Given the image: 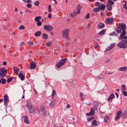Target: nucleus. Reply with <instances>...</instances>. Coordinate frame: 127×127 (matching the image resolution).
<instances>
[{"instance_id":"f257e3e1","label":"nucleus","mask_w":127,"mask_h":127,"mask_svg":"<svg viewBox=\"0 0 127 127\" xmlns=\"http://www.w3.org/2000/svg\"><path fill=\"white\" fill-rule=\"evenodd\" d=\"M123 37H121L120 35L118 37L119 39L121 40L119 42L117 46L120 48H125L127 47V36L124 35Z\"/></svg>"},{"instance_id":"f03ea898","label":"nucleus","mask_w":127,"mask_h":127,"mask_svg":"<svg viewBox=\"0 0 127 127\" xmlns=\"http://www.w3.org/2000/svg\"><path fill=\"white\" fill-rule=\"evenodd\" d=\"M119 27L121 29V30L122 31V32L121 33L120 35L121 38L123 37L126 34V32L125 31L126 29V25L125 24L122 23H119Z\"/></svg>"},{"instance_id":"7ed1b4c3","label":"nucleus","mask_w":127,"mask_h":127,"mask_svg":"<svg viewBox=\"0 0 127 127\" xmlns=\"http://www.w3.org/2000/svg\"><path fill=\"white\" fill-rule=\"evenodd\" d=\"M27 106L30 113H35V108L33 105L29 103L27 104Z\"/></svg>"},{"instance_id":"20e7f679","label":"nucleus","mask_w":127,"mask_h":127,"mask_svg":"<svg viewBox=\"0 0 127 127\" xmlns=\"http://www.w3.org/2000/svg\"><path fill=\"white\" fill-rule=\"evenodd\" d=\"M67 60L66 58L61 59L59 62V63L56 64V66L58 68H60L66 62Z\"/></svg>"},{"instance_id":"39448f33","label":"nucleus","mask_w":127,"mask_h":127,"mask_svg":"<svg viewBox=\"0 0 127 127\" xmlns=\"http://www.w3.org/2000/svg\"><path fill=\"white\" fill-rule=\"evenodd\" d=\"M7 72V70L5 69V68H0V76L2 77H4Z\"/></svg>"},{"instance_id":"423d86ee","label":"nucleus","mask_w":127,"mask_h":127,"mask_svg":"<svg viewBox=\"0 0 127 127\" xmlns=\"http://www.w3.org/2000/svg\"><path fill=\"white\" fill-rule=\"evenodd\" d=\"M69 31V29H66L64 30L62 33L63 36L67 39H68V38Z\"/></svg>"},{"instance_id":"0eeeda50","label":"nucleus","mask_w":127,"mask_h":127,"mask_svg":"<svg viewBox=\"0 0 127 127\" xmlns=\"http://www.w3.org/2000/svg\"><path fill=\"white\" fill-rule=\"evenodd\" d=\"M44 29L48 32L51 31L53 30V28L50 25H45L44 27Z\"/></svg>"},{"instance_id":"6e6552de","label":"nucleus","mask_w":127,"mask_h":127,"mask_svg":"<svg viewBox=\"0 0 127 127\" xmlns=\"http://www.w3.org/2000/svg\"><path fill=\"white\" fill-rule=\"evenodd\" d=\"M4 105H5V107H6L7 106V103L9 101L8 97L7 95H5L4 96Z\"/></svg>"},{"instance_id":"1a4fd4ad","label":"nucleus","mask_w":127,"mask_h":127,"mask_svg":"<svg viewBox=\"0 0 127 127\" xmlns=\"http://www.w3.org/2000/svg\"><path fill=\"white\" fill-rule=\"evenodd\" d=\"M122 113V111L120 110L117 113L116 115L115 116V120H119L121 116Z\"/></svg>"},{"instance_id":"9d476101","label":"nucleus","mask_w":127,"mask_h":127,"mask_svg":"<svg viewBox=\"0 0 127 127\" xmlns=\"http://www.w3.org/2000/svg\"><path fill=\"white\" fill-rule=\"evenodd\" d=\"M105 21L106 24H113V18H107L106 19Z\"/></svg>"},{"instance_id":"9b49d317","label":"nucleus","mask_w":127,"mask_h":127,"mask_svg":"<svg viewBox=\"0 0 127 127\" xmlns=\"http://www.w3.org/2000/svg\"><path fill=\"white\" fill-rule=\"evenodd\" d=\"M36 66V65L35 63L34 62H32L30 63V68L31 69H34Z\"/></svg>"},{"instance_id":"f8f14e48","label":"nucleus","mask_w":127,"mask_h":127,"mask_svg":"<svg viewBox=\"0 0 127 127\" xmlns=\"http://www.w3.org/2000/svg\"><path fill=\"white\" fill-rule=\"evenodd\" d=\"M105 7V5L101 3L99 4V5L98 6V8H99L101 11L102 10H104Z\"/></svg>"},{"instance_id":"ddd939ff","label":"nucleus","mask_w":127,"mask_h":127,"mask_svg":"<svg viewBox=\"0 0 127 127\" xmlns=\"http://www.w3.org/2000/svg\"><path fill=\"white\" fill-rule=\"evenodd\" d=\"M115 97V96L113 94H111L108 98V101H110V102H111L112 100Z\"/></svg>"},{"instance_id":"4468645a","label":"nucleus","mask_w":127,"mask_h":127,"mask_svg":"<svg viewBox=\"0 0 127 127\" xmlns=\"http://www.w3.org/2000/svg\"><path fill=\"white\" fill-rule=\"evenodd\" d=\"M118 34H119L120 33H121L122 30H121V29L118 27H117L116 28H115V30Z\"/></svg>"},{"instance_id":"2eb2a0df","label":"nucleus","mask_w":127,"mask_h":127,"mask_svg":"<svg viewBox=\"0 0 127 127\" xmlns=\"http://www.w3.org/2000/svg\"><path fill=\"white\" fill-rule=\"evenodd\" d=\"M115 45V43L111 44L109 46L107 47V49H106V51L111 50L113 48Z\"/></svg>"},{"instance_id":"dca6fc26","label":"nucleus","mask_w":127,"mask_h":127,"mask_svg":"<svg viewBox=\"0 0 127 127\" xmlns=\"http://www.w3.org/2000/svg\"><path fill=\"white\" fill-rule=\"evenodd\" d=\"M112 6L109 3H108L106 5V8L107 10L110 11L111 10Z\"/></svg>"},{"instance_id":"f3484780","label":"nucleus","mask_w":127,"mask_h":127,"mask_svg":"<svg viewBox=\"0 0 127 127\" xmlns=\"http://www.w3.org/2000/svg\"><path fill=\"white\" fill-rule=\"evenodd\" d=\"M18 76L21 79V80H24L25 79L24 75L21 72L18 74Z\"/></svg>"},{"instance_id":"a211bd4d","label":"nucleus","mask_w":127,"mask_h":127,"mask_svg":"<svg viewBox=\"0 0 127 127\" xmlns=\"http://www.w3.org/2000/svg\"><path fill=\"white\" fill-rule=\"evenodd\" d=\"M23 117H24V122L26 124H28L29 123V121L28 120V117L27 116H24Z\"/></svg>"},{"instance_id":"6ab92c4d","label":"nucleus","mask_w":127,"mask_h":127,"mask_svg":"<svg viewBox=\"0 0 127 127\" xmlns=\"http://www.w3.org/2000/svg\"><path fill=\"white\" fill-rule=\"evenodd\" d=\"M43 38L44 39H46L48 38V35L45 33H43L42 34Z\"/></svg>"},{"instance_id":"aec40b11","label":"nucleus","mask_w":127,"mask_h":127,"mask_svg":"<svg viewBox=\"0 0 127 127\" xmlns=\"http://www.w3.org/2000/svg\"><path fill=\"white\" fill-rule=\"evenodd\" d=\"M82 7V6L80 5L79 4H78V5L77 8V12H76L77 13H80V10H81Z\"/></svg>"},{"instance_id":"412c9836","label":"nucleus","mask_w":127,"mask_h":127,"mask_svg":"<svg viewBox=\"0 0 127 127\" xmlns=\"http://www.w3.org/2000/svg\"><path fill=\"white\" fill-rule=\"evenodd\" d=\"M119 70L121 71H125L127 70V67L125 66L119 68Z\"/></svg>"},{"instance_id":"4be33fe9","label":"nucleus","mask_w":127,"mask_h":127,"mask_svg":"<svg viewBox=\"0 0 127 127\" xmlns=\"http://www.w3.org/2000/svg\"><path fill=\"white\" fill-rule=\"evenodd\" d=\"M109 35L111 36H116L117 37H118V35L115 32V31H114L111 33H110L109 34Z\"/></svg>"},{"instance_id":"5701e85b","label":"nucleus","mask_w":127,"mask_h":127,"mask_svg":"<svg viewBox=\"0 0 127 127\" xmlns=\"http://www.w3.org/2000/svg\"><path fill=\"white\" fill-rule=\"evenodd\" d=\"M98 26L100 29H101L104 27L105 25L103 23H100L98 24Z\"/></svg>"},{"instance_id":"b1692460","label":"nucleus","mask_w":127,"mask_h":127,"mask_svg":"<svg viewBox=\"0 0 127 127\" xmlns=\"http://www.w3.org/2000/svg\"><path fill=\"white\" fill-rule=\"evenodd\" d=\"M106 31V30L105 29H103L100 31L98 33V34L99 35H102L104 34L105 32Z\"/></svg>"},{"instance_id":"393cba45","label":"nucleus","mask_w":127,"mask_h":127,"mask_svg":"<svg viewBox=\"0 0 127 127\" xmlns=\"http://www.w3.org/2000/svg\"><path fill=\"white\" fill-rule=\"evenodd\" d=\"M41 34V32L40 31H38L36 32L34 34V36H39Z\"/></svg>"},{"instance_id":"a878e982","label":"nucleus","mask_w":127,"mask_h":127,"mask_svg":"<svg viewBox=\"0 0 127 127\" xmlns=\"http://www.w3.org/2000/svg\"><path fill=\"white\" fill-rule=\"evenodd\" d=\"M109 118V116L108 115H106L105 116L104 118V122L106 123L108 120Z\"/></svg>"},{"instance_id":"bb28decb","label":"nucleus","mask_w":127,"mask_h":127,"mask_svg":"<svg viewBox=\"0 0 127 127\" xmlns=\"http://www.w3.org/2000/svg\"><path fill=\"white\" fill-rule=\"evenodd\" d=\"M122 116L124 119H125L127 117V111L124 112L122 114Z\"/></svg>"},{"instance_id":"cd10ccee","label":"nucleus","mask_w":127,"mask_h":127,"mask_svg":"<svg viewBox=\"0 0 127 127\" xmlns=\"http://www.w3.org/2000/svg\"><path fill=\"white\" fill-rule=\"evenodd\" d=\"M41 18V17L40 16H37L35 18L34 20L36 22H38Z\"/></svg>"},{"instance_id":"c85d7f7f","label":"nucleus","mask_w":127,"mask_h":127,"mask_svg":"<svg viewBox=\"0 0 127 127\" xmlns=\"http://www.w3.org/2000/svg\"><path fill=\"white\" fill-rule=\"evenodd\" d=\"M55 104V102L53 101H52L50 103V106L51 107H53Z\"/></svg>"},{"instance_id":"c756f323","label":"nucleus","mask_w":127,"mask_h":127,"mask_svg":"<svg viewBox=\"0 0 127 127\" xmlns=\"http://www.w3.org/2000/svg\"><path fill=\"white\" fill-rule=\"evenodd\" d=\"M13 69L14 71H15V72L18 73V71L19 70V69L17 67L14 66L13 67Z\"/></svg>"},{"instance_id":"7c9ffc66","label":"nucleus","mask_w":127,"mask_h":127,"mask_svg":"<svg viewBox=\"0 0 127 127\" xmlns=\"http://www.w3.org/2000/svg\"><path fill=\"white\" fill-rule=\"evenodd\" d=\"M52 41H51L47 43H46V45L48 47L50 46L52 44Z\"/></svg>"},{"instance_id":"2f4dec72","label":"nucleus","mask_w":127,"mask_h":127,"mask_svg":"<svg viewBox=\"0 0 127 127\" xmlns=\"http://www.w3.org/2000/svg\"><path fill=\"white\" fill-rule=\"evenodd\" d=\"M1 82L2 84H4L6 82V80L5 79L3 78H1Z\"/></svg>"},{"instance_id":"473e14b6","label":"nucleus","mask_w":127,"mask_h":127,"mask_svg":"<svg viewBox=\"0 0 127 127\" xmlns=\"http://www.w3.org/2000/svg\"><path fill=\"white\" fill-rule=\"evenodd\" d=\"M107 3H109L111 5H113L114 2L112 1L111 0H108L107 1Z\"/></svg>"},{"instance_id":"72a5a7b5","label":"nucleus","mask_w":127,"mask_h":127,"mask_svg":"<svg viewBox=\"0 0 127 127\" xmlns=\"http://www.w3.org/2000/svg\"><path fill=\"white\" fill-rule=\"evenodd\" d=\"M92 124L94 125H97V122L95 120H94L92 122Z\"/></svg>"},{"instance_id":"f704fd0d","label":"nucleus","mask_w":127,"mask_h":127,"mask_svg":"<svg viewBox=\"0 0 127 127\" xmlns=\"http://www.w3.org/2000/svg\"><path fill=\"white\" fill-rule=\"evenodd\" d=\"M100 11V9L98 8H95L94 9V12H99Z\"/></svg>"},{"instance_id":"c9c22d12","label":"nucleus","mask_w":127,"mask_h":127,"mask_svg":"<svg viewBox=\"0 0 127 127\" xmlns=\"http://www.w3.org/2000/svg\"><path fill=\"white\" fill-rule=\"evenodd\" d=\"M45 109V107L43 106H41L40 108V110L41 112H43L44 111Z\"/></svg>"},{"instance_id":"e433bc0d","label":"nucleus","mask_w":127,"mask_h":127,"mask_svg":"<svg viewBox=\"0 0 127 127\" xmlns=\"http://www.w3.org/2000/svg\"><path fill=\"white\" fill-rule=\"evenodd\" d=\"M13 78V77H10L8 78L7 80V82L8 83H9L12 80Z\"/></svg>"},{"instance_id":"4c0bfd02","label":"nucleus","mask_w":127,"mask_h":127,"mask_svg":"<svg viewBox=\"0 0 127 127\" xmlns=\"http://www.w3.org/2000/svg\"><path fill=\"white\" fill-rule=\"evenodd\" d=\"M48 10L49 12H51L52 11L51 6L50 5H49Z\"/></svg>"},{"instance_id":"58836bf2","label":"nucleus","mask_w":127,"mask_h":127,"mask_svg":"<svg viewBox=\"0 0 127 127\" xmlns=\"http://www.w3.org/2000/svg\"><path fill=\"white\" fill-rule=\"evenodd\" d=\"M123 94L125 96H127V92L124 91H122Z\"/></svg>"},{"instance_id":"ea45409f","label":"nucleus","mask_w":127,"mask_h":127,"mask_svg":"<svg viewBox=\"0 0 127 127\" xmlns=\"http://www.w3.org/2000/svg\"><path fill=\"white\" fill-rule=\"evenodd\" d=\"M56 93V92L55 90H53V91L52 93V96L53 97L55 95V94Z\"/></svg>"},{"instance_id":"a19ab883","label":"nucleus","mask_w":127,"mask_h":127,"mask_svg":"<svg viewBox=\"0 0 127 127\" xmlns=\"http://www.w3.org/2000/svg\"><path fill=\"white\" fill-rule=\"evenodd\" d=\"M25 27L23 25H21L20 26L19 28V30H23L25 29Z\"/></svg>"},{"instance_id":"79ce46f5","label":"nucleus","mask_w":127,"mask_h":127,"mask_svg":"<svg viewBox=\"0 0 127 127\" xmlns=\"http://www.w3.org/2000/svg\"><path fill=\"white\" fill-rule=\"evenodd\" d=\"M122 90H123L124 91H126V90L125 86V85H122Z\"/></svg>"},{"instance_id":"37998d69","label":"nucleus","mask_w":127,"mask_h":127,"mask_svg":"<svg viewBox=\"0 0 127 127\" xmlns=\"http://www.w3.org/2000/svg\"><path fill=\"white\" fill-rule=\"evenodd\" d=\"M90 112H91L92 113V114L93 115H95V111L93 110L92 109H91V111Z\"/></svg>"},{"instance_id":"c03bdc74","label":"nucleus","mask_w":127,"mask_h":127,"mask_svg":"<svg viewBox=\"0 0 127 127\" xmlns=\"http://www.w3.org/2000/svg\"><path fill=\"white\" fill-rule=\"evenodd\" d=\"M42 24V22L41 21H38L37 23V25L39 26H41Z\"/></svg>"},{"instance_id":"a18cd8bd","label":"nucleus","mask_w":127,"mask_h":127,"mask_svg":"<svg viewBox=\"0 0 127 127\" xmlns=\"http://www.w3.org/2000/svg\"><path fill=\"white\" fill-rule=\"evenodd\" d=\"M86 115L88 116H90L91 115H93L92 114L91 112H90L89 113H86Z\"/></svg>"},{"instance_id":"49530a36","label":"nucleus","mask_w":127,"mask_h":127,"mask_svg":"<svg viewBox=\"0 0 127 127\" xmlns=\"http://www.w3.org/2000/svg\"><path fill=\"white\" fill-rule=\"evenodd\" d=\"M77 13L76 12L75 14H70V15L72 17H73L74 16H75Z\"/></svg>"},{"instance_id":"de8ad7c7","label":"nucleus","mask_w":127,"mask_h":127,"mask_svg":"<svg viewBox=\"0 0 127 127\" xmlns=\"http://www.w3.org/2000/svg\"><path fill=\"white\" fill-rule=\"evenodd\" d=\"M39 4V2L38 1H36L35 2L34 4L36 6H38Z\"/></svg>"},{"instance_id":"09e8293b","label":"nucleus","mask_w":127,"mask_h":127,"mask_svg":"<svg viewBox=\"0 0 127 127\" xmlns=\"http://www.w3.org/2000/svg\"><path fill=\"white\" fill-rule=\"evenodd\" d=\"M47 113V111L46 110H45L44 111V112L42 114V115L43 116H44L46 115Z\"/></svg>"},{"instance_id":"8fccbe9b","label":"nucleus","mask_w":127,"mask_h":127,"mask_svg":"<svg viewBox=\"0 0 127 127\" xmlns=\"http://www.w3.org/2000/svg\"><path fill=\"white\" fill-rule=\"evenodd\" d=\"M32 6V4L30 3H28L27 5V7L28 8H31Z\"/></svg>"},{"instance_id":"3c124183","label":"nucleus","mask_w":127,"mask_h":127,"mask_svg":"<svg viewBox=\"0 0 127 127\" xmlns=\"http://www.w3.org/2000/svg\"><path fill=\"white\" fill-rule=\"evenodd\" d=\"M91 109H92L93 110L95 111L97 109V108L96 107H93L92 108H91Z\"/></svg>"},{"instance_id":"603ef678","label":"nucleus","mask_w":127,"mask_h":127,"mask_svg":"<svg viewBox=\"0 0 127 127\" xmlns=\"http://www.w3.org/2000/svg\"><path fill=\"white\" fill-rule=\"evenodd\" d=\"M23 1L27 3L30 2H31V1L30 0H23Z\"/></svg>"},{"instance_id":"864d4df0","label":"nucleus","mask_w":127,"mask_h":127,"mask_svg":"<svg viewBox=\"0 0 127 127\" xmlns=\"http://www.w3.org/2000/svg\"><path fill=\"white\" fill-rule=\"evenodd\" d=\"M90 14H89V13H88L87 16H86L85 17V18H86V19H88L89 18V17H90Z\"/></svg>"},{"instance_id":"5fc2aeb1","label":"nucleus","mask_w":127,"mask_h":127,"mask_svg":"<svg viewBox=\"0 0 127 127\" xmlns=\"http://www.w3.org/2000/svg\"><path fill=\"white\" fill-rule=\"evenodd\" d=\"M33 42H28V44L29 45L31 46L33 45Z\"/></svg>"},{"instance_id":"6e6d98bb","label":"nucleus","mask_w":127,"mask_h":127,"mask_svg":"<svg viewBox=\"0 0 127 127\" xmlns=\"http://www.w3.org/2000/svg\"><path fill=\"white\" fill-rule=\"evenodd\" d=\"M122 2H124L125 3V4L124 5H123V6L124 8H125L124 7L126 6L127 4L126 2V1H123Z\"/></svg>"},{"instance_id":"4d7b16f0","label":"nucleus","mask_w":127,"mask_h":127,"mask_svg":"<svg viewBox=\"0 0 127 127\" xmlns=\"http://www.w3.org/2000/svg\"><path fill=\"white\" fill-rule=\"evenodd\" d=\"M52 17V15L51 13H49L48 15V17L49 18H50Z\"/></svg>"},{"instance_id":"13d9d810","label":"nucleus","mask_w":127,"mask_h":127,"mask_svg":"<svg viewBox=\"0 0 127 127\" xmlns=\"http://www.w3.org/2000/svg\"><path fill=\"white\" fill-rule=\"evenodd\" d=\"M99 4V3L98 2H96L95 3V5L96 6H97Z\"/></svg>"},{"instance_id":"bf43d9fd","label":"nucleus","mask_w":127,"mask_h":127,"mask_svg":"<svg viewBox=\"0 0 127 127\" xmlns=\"http://www.w3.org/2000/svg\"><path fill=\"white\" fill-rule=\"evenodd\" d=\"M24 45V43L23 42H22L21 43L20 46L21 47L23 46Z\"/></svg>"},{"instance_id":"052dcab7","label":"nucleus","mask_w":127,"mask_h":127,"mask_svg":"<svg viewBox=\"0 0 127 127\" xmlns=\"http://www.w3.org/2000/svg\"><path fill=\"white\" fill-rule=\"evenodd\" d=\"M69 44V42H66L65 43V45L66 46H68Z\"/></svg>"},{"instance_id":"680f3d73","label":"nucleus","mask_w":127,"mask_h":127,"mask_svg":"<svg viewBox=\"0 0 127 127\" xmlns=\"http://www.w3.org/2000/svg\"><path fill=\"white\" fill-rule=\"evenodd\" d=\"M83 94L82 93H81L80 94V96L82 98L83 95Z\"/></svg>"},{"instance_id":"e2e57ef3","label":"nucleus","mask_w":127,"mask_h":127,"mask_svg":"<svg viewBox=\"0 0 127 127\" xmlns=\"http://www.w3.org/2000/svg\"><path fill=\"white\" fill-rule=\"evenodd\" d=\"M87 120L89 122H90L92 120H91L90 118H87Z\"/></svg>"},{"instance_id":"0e129e2a","label":"nucleus","mask_w":127,"mask_h":127,"mask_svg":"<svg viewBox=\"0 0 127 127\" xmlns=\"http://www.w3.org/2000/svg\"><path fill=\"white\" fill-rule=\"evenodd\" d=\"M115 94L116 95L117 97V98H118V97H119V95L117 93H115Z\"/></svg>"},{"instance_id":"69168bd1","label":"nucleus","mask_w":127,"mask_h":127,"mask_svg":"<svg viewBox=\"0 0 127 127\" xmlns=\"http://www.w3.org/2000/svg\"><path fill=\"white\" fill-rule=\"evenodd\" d=\"M70 107V105L69 104H68L66 106V107L67 108H69Z\"/></svg>"},{"instance_id":"338daca9","label":"nucleus","mask_w":127,"mask_h":127,"mask_svg":"<svg viewBox=\"0 0 127 127\" xmlns=\"http://www.w3.org/2000/svg\"><path fill=\"white\" fill-rule=\"evenodd\" d=\"M3 64L4 65H5L6 64V62L4 61L3 62Z\"/></svg>"},{"instance_id":"774afa93","label":"nucleus","mask_w":127,"mask_h":127,"mask_svg":"<svg viewBox=\"0 0 127 127\" xmlns=\"http://www.w3.org/2000/svg\"><path fill=\"white\" fill-rule=\"evenodd\" d=\"M98 79L99 80H100L101 79V77H100L99 76H98Z\"/></svg>"}]
</instances>
